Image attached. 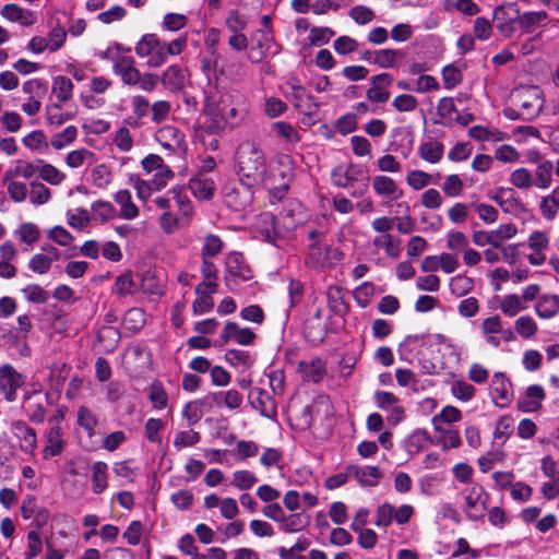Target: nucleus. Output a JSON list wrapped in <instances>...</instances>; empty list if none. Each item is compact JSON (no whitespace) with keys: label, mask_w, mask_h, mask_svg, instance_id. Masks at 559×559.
<instances>
[{"label":"nucleus","mask_w":559,"mask_h":559,"mask_svg":"<svg viewBox=\"0 0 559 559\" xmlns=\"http://www.w3.org/2000/svg\"><path fill=\"white\" fill-rule=\"evenodd\" d=\"M237 174L246 186L263 185L266 174V157L261 146L253 141H243L236 152Z\"/></svg>","instance_id":"1"},{"label":"nucleus","mask_w":559,"mask_h":559,"mask_svg":"<svg viewBox=\"0 0 559 559\" xmlns=\"http://www.w3.org/2000/svg\"><path fill=\"white\" fill-rule=\"evenodd\" d=\"M514 100L521 110L523 120H532L537 117L544 107L542 91L536 86H525L516 90Z\"/></svg>","instance_id":"2"},{"label":"nucleus","mask_w":559,"mask_h":559,"mask_svg":"<svg viewBox=\"0 0 559 559\" xmlns=\"http://www.w3.org/2000/svg\"><path fill=\"white\" fill-rule=\"evenodd\" d=\"M135 53L142 59H146L148 68H159L166 63L163 41L154 34H146L136 43Z\"/></svg>","instance_id":"3"},{"label":"nucleus","mask_w":559,"mask_h":559,"mask_svg":"<svg viewBox=\"0 0 559 559\" xmlns=\"http://www.w3.org/2000/svg\"><path fill=\"white\" fill-rule=\"evenodd\" d=\"M153 202L163 212H169L176 207L181 217L191 218L193 215L192 203L181 193L179 187L171 188L165 195L155 198Z\"/></svg>","instance_id":"4"},{"label":"nucleus","mask_w":559,"mask_h":559,"mask_svg":"<svg viewBox=\"0 0 559 559\" xmlns=\"http://www.w3.org/2000/svg\"><path fill=\"white\" fill-rule=\"evenodd\" d=\"M294 177V162L288 155H280L276 158V168L272 173V177L266 178L264 186L277 189L280 191H287L290 181Z\"/></svg>","instance_id":"5"},{"label":"nucleus","mask_w":559,"mask_h":559,"mask_svg":"<svg viewBox=\"0 0 559 559\" xmlns=\"http://www.w3.org/2000/svg\"><path fill=\"white\" fill-rule=\"evenodd\" d=\"M465 513L473 520L481 519L487 510L488 495L479 484H473L464 491Z\"/></svg>","instance_id":"6"},{"label":"nucleus","mask_w":559,"mask_h":559,"mask_svg":"<svg viewBox=\"0 0 559 559\" xmlns=\"http://www.w3.org/2000/svg\"><path fill=\"white\" fill-rule=\"evenodd\" d=\"M203 112L205 115V129L212 134H218L227 128L225 119V98L218 102L207 100Z\"/></svg>","instance_id":"7"},{"label":"nucleus","mask_w":559,"mask_h":559,"mask_svg":"<svg viewBox=\"0 0 559 559\" xmlns=\"http://www.w3.org/2000/svg\"><path fill=\"white\" fill-rule=\"evenodd\" d=\"M24 383V378L12 366L4 365L0 367V389L5 399L12 402L16 397V390Z\"/></svg>","instance_id":"8"},{"label":"nucleus","mask_w":559,"mask_h":559,"mask_svg":"<svg viewBox=\"0 0 559 559\" xmlns=\"http://www.w3.org/2000/svg\"><path fill=\"white\" fill-rule=\"evenodd\" d=\"M217 290V283L214 281H203L195 287L197 299L193 301L192 309L195 314L209 312L214 307L212 294Z\"/></svg>","instance_id":"9"},{"label":"nucleus","mask_w":559,"mask_h":559,"mask_svg":"<svg viewBox=\"0 0 559 559\" xmlns=\"http://www.w3.org/2000/svg\"><path fill=\"white\" fill-rule=\"evenodd\" d=\"M114 73L120 76L123 84L135 86L139 80L140 70L135 66V61L129 56H119L115 59L112 66Z\"/></svg>","instance_id":"10"},{"label":"nucleus","mask_w":559,"mask_h":559,"mask_svg":"<svg viewBox=\"0 0 559 559\" xmlns=\"http://www.w3.org/2000/svg\"><path fill=\"white\" fill-rule=\"evenodd\" d=\"M242 395L235 389L210 393L206 395L209 408L213 406L226 407L230 411L238 409L242 405Z\"/></svg>","instance_id":"11"},{"label":"nucleus","mask_w":559,"mask_h":559,"mask_svg":"<svg viewBox=\"0 0 559 559\" xmlns=\"http://www.w3.org/2000/svg\"><path fill=\"white\" fill-rule=\"evenodd\" d=\"M188 79L189 74L187 70L177 64L169 66L160 76L163 85L170 92L183 90L188 83Z\"/></svg>","instance_id":"12"},{"label":"nucleus","mask_w":559,"mask_h":559,"mask_svg":"<svg viewBox=\"0 0 559 559\" xmlns=\"http://www.w3.org/2000/svg\"><path fill=\"white\" fill-rule=\"evenodd\" d=\"M511 383L501 372H496L492 376L490 392L493 399V402L499 407H506L511 402L510 394Z\"/></svg>","instance_id":"13"},{"label":"nucleus","mask_w":559,"mask_h":559,"mask_svg":"<svg viewBox=\"0 0 559 559\" xmlns=\"http://www.w3.org/2000/svg\"><path fill=\"white\" fill-rule=\"evenodd\" d=\"M250 187L251 186L242 183L239 188L226 191L225 203L235 211H242L247 209L253 201V193Z\"/></svg>","instance_id":"14"},{"label":"nucleus","mask_w":559,"mask_h":559,"mask_svg":"<svg viewBox=\"0 0 559 559\" xmlns=\"http://www.w3.org/2000/svg\"><path fill=\"white\" fill-rule=\"evenodd\" d=\"M0 14L3 19L12 23H20L28 27L35 23V15L32 11L21 8L15 3H8L2 7Z\"/></svg>","instance_id":"15"},{"label":"nucleus","mask_w":559,"mask_h":559,"mask_svg":"<svg viewBox=\"0 0 559 559\" xmlns=\"http://www.w3.org/2000/svg\"><path fill=\"white\" fill-rule=\"evenodd\" d=\"M12 433L20 440L22 451L26 453L33 452L36 448V433L35 430L22 420H16L11 424Z\"/></svg>","instance_id":"16"},{"label":"nucleus","mask_w":559,"mask_h":559,"mask_svg":"<svg viewBox=\"0 0 559 559\" xmlns=\"http://www.w3.org/2000/svg\"><path fill=\"white\" fill-rule=\"evenodd\" d=\"M348 474L354 477L360 485L373 487L378 485L382 474L377 466H357L349 465L347 467Z\"/></svg>","instance_id":"17"},{"label":"nucleus","mask_w":559,"mask_h":559,"mask_svg":"<svg viewBox=\"0 0 559 559\" xmlns=\"http://www.w3.org/2000/svg\"><path fill=\"white\" fill-rule=\"evenodd\" d=\"M372 188L374 192L388 200L394 201L403 195V191L397 187L395 181L388 176H376L372 179Z\"/></svg>","instance_id":"18"},{"label":"nucleus","mask_w":559,"mask_h":559,"mask_svg":"<svg viewBox=\"0 0 559 559\" xmlns=\"http://www.w3.org/2000/svg\"><path fill=\"white\" fill-rule=\"evenodd\" d=\"M189 189L192 194L200 200H210L215 192L214 181L205 174L199 173L189 181Z\"/></svg>","instance_id":"19"},{"label":"nucleus","mask_w":559,"mask_h":559,"mask_svg":"<svg viewBox=\"0 0 559 559\" xmlns=\"http://www.w3.org/2000/svg\"><path fill=\"white\" fill-rule=\"evenodd\" d=\"M297 370L304 380L311 381L313 383L321 381L326 372L324 362L319 358L300 361Z\"/></svg>","instance_id":"20"},{"label":"nucleus","mask_w":559,"mask_h":559,"mask_svg":"<svg viewBox=\"0 0 559 559\" xmlns=\"http://www.w3.org/2000/svg\"><path fill=\"white\" fill-rule=\"evenodd\" d=\"M372 86L367 91V98L373 103H384L390 98V93L381 87L383 85H390L392 78L388 73H381L374 75L371 79Z\"/></svg>","instance_id":"21"},{"label":"nucleus","mask_w":559,"mask_h":559,"mask_svg":"<svg viewBox=\"0 0 559 559\" xmlns=\"http://www.w3.org/2000/svg\"><path fill=\"white\" fill-rule=\"evenodd\" d=\"M545 399V391L540 385H530L525 395L518 402V407L523 412H535L539 409Z\"/></svg>","instance_id":"22"},{"label":"nucleus","mask_w":559,"mask_h":559,"mask_svg":"<svg viewBox=\"0 0 559 559\" xmlns=\"http://www.w3.org/2000/svg\"><path fill=\"white\" fill-rule=\"evenodd\" d=\"M156 140L165 148L176 151L181 147L183 134L173 126H165L156 132Z\"/></svg>","instance_id":"23"},{"label":"nucleus","mask_w":559,"mask_h":559,"mask_svg":"<svg viewBox=\"0 0 559 559\" xmlns=\"http://www.w3.org/2000/svg\"><path fill=\"white\" fill-rule=\"evenodd\" d=\"M115 202L120 207V217L123 219H133L139 215V209L133 203L131 192L127 189L119 190L114 195Z\"/></svg>","instance_id":"24"},{"label":"nucleus","mask_w":559,"mask_h":559,"mask_svg":"<svg viewBox=\"0 0 559 559\" xmlns=\"http://www.w3.org/2000/svg\"><path fill=\"white\" fill-rule=\"evenodd\" d=\"M554 163L551 160H542L536 166L533 174L534 187L546 190L552 185Z\"/></svg>","instance_id":"25"},{"label":"nucleus","mask_w":559,"mask_h":559,"mask_svg":"<svg viewBox=\"0 0 559 559\" xmlns=\"http://www.w3.org/2000/svg\"><path fill=\"white\" fill-rule=\"evenodd\" d=\"M435 432L437 433V443L443 450L455 449L461 445L460 432L456 429H448L442 425H433Z\"/></svg>","instance_id":"26"},{"label":"nucleus","mask_w":559,"mask_h":559,"mask_svg":"<svg viewBox=\"0 0 559 559\" xmlns=\"http://www.w3.org/2000/svg\"><path fill=\"white\" fill-rule=\"evenodd\" d=\"M539 210L546 221L555 219L559 212V186L552 189L549 194L542 197Z\"/></svg>","instance_id":"27"},{"label":"nucleus","mask_w":559,"mask_h":559,"mask_svg":"<svg viewBox=\"0 0 559 559\" xmlns=\"http://www.w3.org/2000/svg\"><path fill=\"white\" fill-rule=\"evenodd\" d=\"M536 314L542 319H551L559 312V297L557 295H543L535 306Z\"/></svg>","instance_id":"28"},{"label":"nucleus","mask_w":559,"mask_h":559,"mask_svg":"<svg viewBox=\"0 0 559 559\" xmlns=\"http://www.w3.org/2000/svg\"><path fill=\"white\" fill-rule=\"evenodd\" d=\"M401 239L391 234L380 235L372 240L377 249H384L390 258H397L401 253Z\"/></svg>","instance_id":"29"},{"label":"nucleus","mask_w":559,"mask_h":559,"mask_svg":"<svg viewBox=\"0 0 559 559\" xmlns=\"http://www.w3.org/2000/svg\"><path fill=\"white\" fill-rule=\"evenodd\" d=\"M62 430L59 425L51 426L47 433V445L44 450L46 457L61 454L63 451Z\"/></svg>","instance_id":"30"},{"label":"nucleus","mask_w":559,"mask_h":559,"mask_svg":"<svg viewBox=\"0 0 559 559\" xmlns=\"http://www.w3.org/2000/svg\"><path fill=\"white\" fill-rule=\"evenodd\" d=\"M66 164L70 168H80L84 165H92L95 163V154L87 148H79L71 151L67 154Z\"/></svg>","instance_id":"31"},{"label":"nucleus","mask_w":559,"mask_h":559,"mask_svg":"<svg viewBox=\"0 0 559 559\" xmlns=\"http://www.w3.org/2000/svg\"><path fill=\"white\" fill-rule=\"evenodd\" d=\"M227 272L235 277L242 281L252 277L250 269L245 264L242 257L239 253H234L228 257L226 262Z\"/></svg>","instance_id":"32"},{"label":"nucleus","mask_w":559,"mask_h":559,"mask_svg":"<svg viewBox=\"0 0 559 559\" xmlns=\"http://www.w3.org/2000/svg\"><path fill=\"white\" fill-rule=\"evenodd\" d=\"M24 408L31 420L35 423H41L44 420L45 409L43 405V397L39 394H31L26 396Z\"/></svg>","instance_id":"33"},{"label":"nucleus","mask_w":559,"mask_h":559,"mask_svg":"<svg viewBox=\"0 0 559 559\" xmlns=\"http://www.w3.org/2000/svg\"><path fill=\"white\" fill-rule=\"evenodd\" d=\"M39 177L51 186H59L66 179V174L56 166L39 160Z\"/></svg>","instance_id":"34"},{"label":"nucleus","mask_w":559,"mask_h":559,"mask_svg":"<svg viewBox=\"0 0 559 559\" xmlns=\"http://www.w3.org/2000/svg\"><path fill=\"white\" fill-rule=\"evenodd\" d=\"M205 409L209 408V404L206 403V396L202 400H195L189 402L183 408V417L189 421V424H197L203 416Z\"/></svg>","instance_id":"35"},{"label":"nucleus","mask_w":559,"mask_h":559,"mask_svg":"<svg viewBox=\"0 0 559 559\" xmlns=\"http://www.w3.org/2000/svg\"><path fill=\"white\" fill-rule=\"evenodd\" d=\"M190 218L181 217L180 213H174L173 211L163 212L159 216V227L160 229L167 234H174L178 228L181 222H189Z\"/></svg>","instance_id":"36"},{"label":"nucleus","mask_w":559,"mask_h":559,"mask_svg":"<svg viewBox=\"0 0 559 559\" xmlns=\"http://www.w3.org/2000/svg\"><path fill=\"white\" fill-rule=\"evenodd\" d=\"M52 93L59 102L66 103L72 98L73 83L69 78L59 75L53 80Z\"/></svg>","instance_id":"37"},{"label":"nucleus","mask_w":559,"mask_h":559,"mask_svg":"<svg viewBox=\"0 0 559 559\" xmlns=\"http://www.w3.org/2000/svg\"><path fill=\"white\" fill-rule=\"evenodd\" d=\"M224 242L223 240L213 234H207L203 238L202 248H201V257L202 259H209L212 257H216L223 250Z\"/></svg>","instance_id":"38"},{"label":"nucleus","mask_w":559,"mask_h":559,"mask_svg":"<svg viewBox=\"0 0 559 559\" xmlns=\"http://www.w3.org/2000/svg\"><path fill=\"white\" fill-rule=\"evenodd\" d=\"M514 428V421L511 416H502L498 419L496 423L495 431H493V438L496 442H499L500 444H504L506 441L509 439L511 433L513 432Z\"/></svg>","instance_id":"39"},{"label":"nucleus","mask_w":559,"mask_h":559,"mask_svg":"<svg viewBox=\"0 0 559 559\" xmlns=\"http://www.w3.org/2000/svg\"><path fill=\"white\" fill-rule=\"evenodd\" d=\"M272 131L276 136L289 144H296L300 140L297 130L292 124L284 121L274 122L272 124Z\"/></svg>","instance_id":"40"},{"label":"nucleus","mask_w":559,"mask_h":559,"mask_svg":"<svg viewBox=\"0 0 559 559\" xmlns=\"http://www.w3.org/2000/svg\"><path fill=\"white\" fill-rule=\"evenodd\" d=\"M419 156L431 164L438 163L443 155V145L439 142H426L418 148Z\"/></svg>","instance_id":"41"},{"label":"nucleus","mask_w":559,"mask_h":559,"mask_svg":"<svg viewBox=\"0 0 559 559\" xmlns=\"http://www.w3.org/2000/svg\"><path fill=\"white\" fill-rule=\"evenodd\" d=\"M122 323L127 330L138 332L145 324V314L140 308H131L126 312Z\"/></svg>","instance_id":"42"},{"label":"nucleus","mask_w":559,"mask_h":559,"mask_svg":"<svg viewBox=\"0 0 559 559\" xmlns=\"http://www.w3.org/2000/svg\"><path fill=\"white\" fill-rule=\"evenodd\" d=\"M92 471L93 491L100 493L107 488V465L104 462H96Z\"/></svg>","instance_id":"43"},{"label":"nucleus","mask_w":559,"mask_h":559,"mask_svg":"<svg viewBox=\"0 0 559 559\" xmlns=\"http://www.w3.org/2000/svg\"><path fill=\"white\" fill-rule=\"evenodd\" d=\"M510 182L521 190H528L534 187L533 174L525 167L513 170L510 175Z\"/></svg>","instance_id":"44"},{"label":"nucleus","mask_w":559,"mask_h":559,"mask_svg":"<svg viewBox=\"0 0 559 559\" xmlns=\"http://www.w3.org/2000/svg\"><path fill=\"white\" fill-rule=\"evenodd\" d=\"M258 228L266 241L273 242L275 240L277 233L275 230V218L273 214L269 212L262 213L259 217Z\"/></svg>","instance_id":"45"},{"label":"nucleus","mask_w":559,"mask_h":559,"mask_svg":"<svg viewBox=\"0 0 559 559\" xmlns=\"http://www.w3.org/2000/svg\"><path fill=\"white\" fill-rule=\"evenodd\" d=\"M518 233L516 226L512 223L501 224L497 229L490 230L492 247L500 248L504 240L513 238Z\"/></svg>","instance_id":"46"},{"label":"nucleus","mask_w":559,"mask_h":559,"mask_svg":"<svg viewBox=\"0 0 559 559\" xmlns=\"http://www.w3.org/2000/svg\"><path fill=\"white\" fill-rule=\"evenodd\" d=\"M29 201L34 205H43L50 201L51 191L39 181L31 182Z\"/></svg>","instance_id":"47"},{"label":"nucleus","mask_w":559,"mask_h":559,"mask_svg":"<svg viewBox=\"0 0 559 559\" xmlns=\"http://www.w3.org/2000/svg\"><path fill=\"white\" fill-rule=\"evenodd\" d=\"M445 9L456 10L467 16H475L480 12V8L474 0H448Z\"/></svg>","instance_id":"48"},{"label":"nucleus","mask_w":559,"mask_h":559,"mask_svg":"<svg viewBox=\"0 0 559 559\" xmlns=\"http://www.w3.org/2000/svg\"><path fill=\"white\" fill-rule=\"evenodd\" d=\"M526 308L522 302V298L516 294L507 295L500 302L501 311L509 317L516 316L520 311Z\"/></svg>","instance_id":"49"},{"label":"nucleus","mask_w":559,"mask_h":559,"mask_svg":"<svg viewBox=\"0 0 559 559\" xmlns=\"http://www.w3.org/2000/svg\"><path fill=\"white\" fill-rule=\"evenodd\" d=\"M78 136V129L74 126H69L59 133L52 135L50 144L56 150H61L71 144Z\"/></svg>","instance_id":"50"},{"label":"nucleus","mask_w":559,"mask_h":559,"mask_svg":"<svg viewBox=\"0 0 559 559\" xmlns=\"http://www.w3.org/2000/svg\"><path fill=\"white\" fill-rule=\"evenodd\" d=\"M474 287V281L465 275H456L450 281V289L456 297L467 295Z\"/></svg>","instance_id":"51"},{"label":"nucleus","mask_w":559,"mask_h":559,"mask_svg":"<svg viewBox=\"0 0 559 559\" xmlns=\"http://www.w3.org/2000/svg\"><path fill=\"white\" fill-rule=\"evenodd\" d=\"M462 419L461 411L452 405H448L441 409V412L435 415L431 419L432 425L453 424Z\"/></svg>","instance_id":"52"},{"label":"nucleus","mask_w":559,"mask_h":559,"mask_svg":"<svg viewBox=\"0 0 559 559\" xmlns=\"http://www.w3.org/2000/svg\"><path fill=\"white\" fill-rule=\"evenodd\" d=\"M403 57L400 50L394 49H382L374 52L372 61L381 68H392L395 64L397 58Z\"/></svg>","instance_id":"53"},{"label":"nucleus","mask_w":559,"mask_h":559,"mask_svg":"<svg viewBox=\"0 0 559 559\" xmlns=\"http://www.w3.org/2000/svg\"><path fill=\"white\" fill-rule=\"evenodd\" d=\"M258 481L255 475L247 469L236 471L233 474L231 485L239 490H248Z\"/></svg>","instance_id":"54"},{"label":"nucleus","mask_w":559,"mask_h":559,"mask_svg":"<svg viewBox=\"0 0 559 559\" xmlns=\"http://www.w3.org/2000/svg\"><path fill=\"white\" fill-rule=\"evenodd\" d=\"M92 212L95 219L100 222H107L115 217L116 210L114 205L108 201L98 200L92 204Z\"/></svg>","instance_id":"55"},{"label":"nucleus","mask_w":559,"mask_h":559,"mask_svg":"<svg viewBox=\"0 0 559 559\" xmlns=\"http://www.w3.org/2000/svg\"><path fill=\"white\" fill-rule=\"evenodd\" d=\"M91 217L84 209H76L67 213L68 224L75 229L82 230L90 224Z\"/></svg>","instance_id":"56"},{"label":"nucleus","mask_w":559,"mask_h":559,"mask_svg":"<svg viewBox=\"0 0 559 559\" xmlns=\"http://www.w3.org/2000/svg\"><path fill=\"white\" fill-rule=\"evenodd\" d=\"M19 239L27 245H33L38 241L40 233L38 227L33 223H24L16 230Z\"/></svg>","instance_id":"57"},{"label":"nucleus","mask_w":559,"mask_h":559,"mask_svg":"<svg viewBox=\"0 0 559 559\" xmlns=\"http://www.w3.org/2000/svg\"><path fill=\"white\" fill-rule=\"evenodd\" d=\"M537 330V324L530 316H522L515 321V331L524 338L534 336Z\"/></svg>","instance_id":"58"},{"label":"nucleus","mask_w":559,"mask_h":559,"mask_svg":"<svg viewBox=\"0 0 559 559\" xmlns=\"http://www.w3.org/2000/svg\"><path fill=\"white\" fill-rule=\"evenodd\" d=\"M43 549L41 538L38 530H32L27 533V551L25 559H34Z\"/></svg>","instance_id":"59"},{"label":"nucleus","mask_w":559,"mask_h":559,"mask_svg":"<svg viewBox=\"0 0 559 559\" xmlns=\"http://www.w3.org/2000/svg\"><path fill=\"white\" fill-rule=\"evenodd\" d=\"M471 206L486 224H492L498 218L497 209L490 204L474 202Z\"/></svg>","instance_id":"60"},{"label":"nucleus","mask_w":559,"mask_h":559,"mask_svg":"<svg viewBox=\"0 0 559 559\" xmlns=\"http://www.w3.org/2000/svg\"><path fill=\"white\" fill-rule=\"evenodd\" d=\"M52 262L53 258L43 253H37L31 258L28 267L35 273L45 274L51 267Z\"/></svg>","instance_id":"61"},{"label":"nucleus","mask_w":559,"mask_h":559,"mask_svg":"<svg viewBox=\"0 0 559 559\" xmlns=\"http://www.w3.org/2000/svg\"><path fill=\"white\" fill-rule=\"evenodd\" d=\"M463 181L457 175H449L445 177L444 182L442 185V191L448 197H459L463 192Z\"/></svg>","instance_id":"62"},{"label":"nucleus","mask_w":559,"mask_h":559,"mask_svg":"<svg viewBox=\"0 0 559 559\" xmlns=\"http://www.w3.org/2000/svg\"><path fill=\"white\" fill-rule=\"evenodd\" d=\"M136 285L129 273L119 275L115 282V292L120 296L130 295L135 292Z\"/></svg>","instance_id":"63"},{"label":"nucleus","mask_w":559,"mask_h":559,"mask_svg":"<svg viewBox=\"0 0 559 559\" xmlns=\"http://www.w3.org/2000/svg\"><path fill=\"white\" fill-rule=\"evenodd\" d=\"M174 178V171L167 166L162 165L157 170L154 171L152 186L156 190L165 188L169 180Z\"/></svg>","instance_id":"64"}]
</instances>
